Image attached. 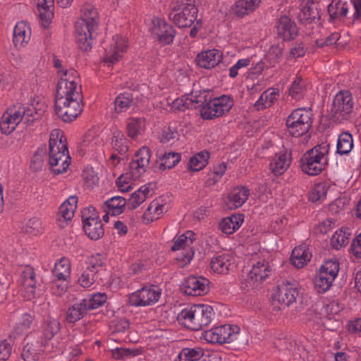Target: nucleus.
<instances>
[{
	"mask_svg": "<svg viewBox=\"0 0 361 361\" xmlns=\"http://www.w3.org/2000/svg\"><path fill=\"white\" fill-rule=\"evenodd\" d=\"M239 333L238 326L221 324L204 331L202 338L209 343H230L237 339Z\"/></svg>",
	"mask_w": 361,
	"mask_h": 361,
	"instance_id": "10",
	"label": "nucleus"
},
{
	"mask_svg": "<svg viewBox=\"0 0 361 361\" xmlns=\"http://www.w3.org/2000/svg\"><path fill=\"white\" fill-rule=\"evenodd\" d=\"M143 353L142 348H117L112 350V356L116 360H128Z\"/></svg>",
	"mask_w": 361,
	"mask_h": 361,
	"instance_id": "44",
	"label": "nucleus"
},
{
	"mask_svg": "<svg viewBox=\"0 0 361 361\" xmlns=\"http://www.w3.org/2000/svg\"><path fill=\"white\" fill-rule=\"evenodd\" d=\"M107 297L105 293H97L90 295L89 298L82 300L87 310L97 309L104 304Z\"/></svg>",
	"mask_w": 361,
	"mask_h": 361,
	"instance_id": "54",
	"label": "nucleus"
},
{
	"mask_svg": "<svg viewBox=\"0 0 361 361\" xmlns=\"http://www.w3.org/2000/svg\"><path fill=\"white\" fill-rule=\"evenodd\" d=\"M178 138V133L175 127L169 126L164 128L160 135L159 140L162 143L173 142Z\"/></svg>",
	"mask_w": 361,
	"mask_h": 361,
	"instance_id": "60",
	"label": "nucleus"
},
{
	"mask_svg": "<svg viewBox=\"0 0 361 361\" xmlns=\"http://www.w3.org/2000/svg\"><path fill=\"white\" fill-rule=\"evenodd\" d=\"M350 252L355 258H361V232L352 240Z\"/></svg>",
	"mask_w": 361,
	"mask_h": 361,
	"instance_id": "64",
	"label": "nucleus"
},
{
	"mask_svg": "<svg viewBox=\"0 0 361 361\" xmlns=\"http://www.w3.org/2000/svg\"><path fill=\"white\" fill-rule=\"evenodd\" d=\"M279 95V89L269 88L262 92L255 106L258 110L269 107L278 99Z\"/></svg>",
	"mask_w": 361,
	"mask_h": 361,
	"instance_id": "36",
	"label": "nucleus"
},
{
	"mask_svg": "<svg viewBox=\"0 0 361 361\" xmlns=\"http://www.w3.org/2000/svg\"><path fill=\"white\" fill-rule=\"evenodd\" d=\"M44 105L43 103L35 100L32 101L26 106L23 105V109L25 110L23 118H25L27 122L38 119L44 112Z\"/></svg>",
	"mask_w": 361,
	"mask_h": 361,
	"instance_id": "40",
	"label": "nucleus"
},
{
	"mask_svg": "<svg viewBox=\"0 0 361 361\" xmlns=\"http://www.w3.org/2000/svg\"><path fill=\"white\" fill-rule=\"evenodd\" d=\"M90 223H85L83 225V229L86 235L92 240H97L101 238L104 234V230L103 228V224L101 219L99 220H91Z\"/></svg>",
	"mask_w": 361,
	"mask_h": 361,
	"instance_id": "42",
	"label": "nucleus"
},
{
	"mask_svg": "<svg viewBox=\"0 0 361 361\" xmlns=\"http://www.w3.org/2000/svg\"><path fill=\"white\" fill-rule=\"evenodd\" d=\"M34 322L32 315L27 313L23 314L16 324L15 331L18 334H25L33 326Z\"/></svg>",
	"mask_w": 361,
	"mask_h": 361,
	"instance_id": "52",
	"label": "nucleus"
},
{
	"mask_svg": "<svg viewBox=\"0 0 361 361\" xmlns=\"http://www.w3.org/2000/svg\"><path fill=\"white\" fill-rule=\"evenodd\" d=\"M195 240V233L192 231H187L174 240L171 247L173 251H180L176 256L178 264L183 267L190 263L194 257L192 245Z\"/></svg>",
	"mask_w": 361,
	"mask_h": 361,
	"instance_id": "9",
	"label": "nucleus"
},
{
	"mask_svg": "<svg viewBox=\"0 0 361 361\" xmlns=\"http://www.w3.org/2000/svg\"><path fill=\"white\" fill-rule=\"evenodd\" d=\"M214 315V311L210 305L198 304L182 310L178 314V320L188 329L198 331L210 324Z\"/></svg>",
	"mask_w": 361,
	"mask_h": 361,
	"instance_id": "4",
	"label": "nucleus"
},
{
	"mask_svg": "<svg viewBox=\"0 0 361 361\" xmlns=\"http://www.w3.org/2000/svg\"><path fill=\"white\" fill-rule=\"evenodd\" d=\"M312 258V252L306 245L295 247L291 253L290 262L297 269L303 268Z\"/></svg>",
	"mask_w": 361,
	"mask_h": 361,
	"instance_id": "30",
	"label": "nucleus"
},
{
	"mask_svg": "<svg viewBox=\"0 0 361 361\" xmlns=\"http://www.w3.org/2000/svg\"><path fill=\"white\" fill-rule=\"evenodd\" d=\"M250 195V190L246 187H235L231 190L225 198V205L228 209H235L243 206Z\"/></svg>",
	"mask_w": 361,
	"mask_h": 361,
	"instance_id": "21",
	"label": "nucleus"
},
{
	"mask_svg": "<svg viewBox=\"0 0 361 361\" xmlns=\"http://www.w3.org/2000/svg\"><path fill=\"white\" fill-rule=\"evenodd\" d=\"M203 355L201 348H185L178 354L176 361H197Z\"/></svg>",
	"mask_w": 361,
	"mask_h": 361,
	"instance_id": "53",
	"label": "nucleus"
},
{
	"mask_svg": "<svg viewBox=\"0 0 361 361\" xmlns=\"http://www.w3.org/2000/svg\"><path fill=\"white\" fill-rule=\"evenodd\" d=\"M340 269L338 260L328 259L320 267L314 279V288L319 293L327 291L332 286Z\"/></svg>",
	"mask_w": 361,
	"mask_h": 361,
	"instance_id": "8",
	"label": "nucleus"
},
{
	"mask_svg": "<svg viewBox=\"0 0 361 361\" xmlns=\"http://www.w3.org/2000/svg\"><path fill=\"white\" fill-rule=\"evenodd\" d=\"M283 47L279 45H272L264 55V60L270 68L275 67L283 59Z\"/></svg>",
	"mask_w": 361,
	"mask_h": 361,
	"instance_id": "48",
	"label": "nucleus"
},
{
	"mask_svg": "<svg viewBox=\"0 0 361 361\" xmlns=\"http://www.w3.org/2000/svg\"><path fill=\"white\" fill-rule=\"evenodd\" d=\"M25 110L23 105L17 104L11 106L3 114L0 121V130L5 135L11 134L22 121Z\"/></svg>",
	"mask_w": 361,
	"mask_h": 361,
	"instance_id": "17",
	"label": "nucleus"
},
{
	"mask_svg": "<svg viewBox=\"0 0 361 361\" xmlns=\"http://www.w3.org/2000/svg\"><path fill=\"white\" fill-rule=\"evenodd\" d=\"M77 203L78 197L73 195L69 197L61 204L57 214V221L60 226L63 227L68 221L73 219L76 211Z\"/></svg>",
	"mask_w": 361,
	"mask_h": 361,
	"instance_id": "26",
	"label": "nucleus"
},
{
	"mask_svg": "<svg viewBox=\"0 0 361 361\" xmlns=\"http://www.w3.org/2000/svg\"><path fill=\"white\" fill-rule=\"evenodd\" d=\"M99 13L92 5L85 4L81 8L80 17L75 23V37L82 51L92 49L94 34L98 28Z\"/></svg>",
	"mask_w": 361,
	"mask_h": 361,
	"instance_id": "2",
	"label": "nucleus"
},
{
	"mask_svg": "<svg viewBox=\"0 0 361 361\" xmlns=\"http://www.w3.org/2000/svg\"><path fill=\"white\" fill-rule=\"evenodd\" d=\"M351 231L348 227H341L336 231L330 239V245L335 250L345 247L349 242Z\"/></svg>",
	"mask_w": 361,
	"mask_h": 361,
	"instance_id": "34",
	"label": "nucleus"
},
{
	"mask_svg": "<svg viewBox=\"0 0 361 361\" xmlns=\"http://www.w3.org/2000/svg\"><path fill=\"white\" fill-rule=\"evenodd\" d=\"M353 108V97L348 91H340L333 101V111L335 114L346 115Z\"/></svg>",
	"mask_w": 361,
	"mask_h": 361,
	"instance_id": "24",
	"label": "nucleus"
},
{
	"mask_svg": "<svg viewBox=\"0 0 361 361\" xmlns=\"http://www.w3.org/2000/svg\"><path fill=\"white\" fill-rule=\"evenodd\" d=\"M99 220L100 219L98 212L96 211L95 208L94 207H88L87 208H85L82 211V224L85 223H90L91 220Z\"/></svg>",
	"mask_w": 361,
	"mask_h": 361,
	"instance_id": "63",
	"label": "nucleus"
},
{
	"mask_svg": "<svg viewBox=\"0 0 361 361\" xmlns=\"http://www.w3.org/2000/svg\"><path fill=\"white\" fill-rule=\"evenodd\" d=\"M140 178H134L129 169L128 171L121 175L116 180V185L120 191L128 192L133 188L134 181Z\"/></svg>",
	"mask_w": 361,
	"mask_h": 361,
	"instance_id": "51",
	"label": "nucleus"
},
{
	"mask_svg": "<svg viewBox=\"0 0 361 361\" xmlns=\"http://www.w3.org/2000/svg\"><path fill=\"white\" fill-rule=\"evenodd\" d=\"M271 272V268L266 259H260L253 262L245 280L246 286L252 289L257 288L269 276Z\"/></svg>",
	"mask_w": 361,
	"mask_h": 361,
	"instance_id": "16",
	"label": "nucleus"
},
{
	"mask_svg": "<svg viewBox=\"0 0 361 361\" xmlns=\"http://www.w3.org/2000/svg\"><path fill=\"white\" fill-rule=\"evenodd\" d=\"M49 163L54 174L66 172L70 165L66 138L60 129H54L50 133Z\"/></svg>",
	"mask_w": 361,
	"mask_h": 361,
	"instance_id": "3",
	"label": "nucleus"
},
{
	"mask_svg": "<svg viewBox=\"0 0 361 361\" xmlns=\"http://www.w3.org/2000/svg\"><path fill=\"white\" fill-rule=\"evenodd\" d=\"M222 58L221 51L212 49L198 54L196 57V62L200 67L210 69L216 66L221 61Z\"/></svg>",
	"mask_w": 361,
	"mask_h": 361,
	"instance_id": "25",
	"label": "nucleus"
},
{
	"mask_svg": "<svg viewBox=\"0 0 361 361\" xmlns=\"http://www.w3.org/2000/svg\"><path fill=\"white\" fill-rule=\"evenodd\" d=\"M298 295L297 285L288 281L283 282L273 297L272 305L278 310L285 309L296 301Z\"/></svg>",
	"mask_w": 361,
	"mask_h": 361,
	"instance_id": "14",
	"label": "nucleus"
},
{
	"mask_svg": "<svg viewBox=\"0 0 361 361\" xmlns=\"http://www.w3.org/2000/svg\"><path fill=\"white\" fill-rule=\"evenodd\" d=\"M329 149V144L322 142L307 151L300 159L302 172L310 176L321 173L328 164Z\"/></svg>",
	"mask_w": 361,
	"mask_h": 361,
	"instance_id": "5",
	"label": "nucleus"
},
{
	"mask_svg": "<svg viewBox=\"0 0 361 361\" xmlns=\"http://www.w3.org/2000/svg\"><path fill=\"white\" fill-rule=\"evenodd\" d=\"M328 12L331 19L344 18L348 12V3L342 0H331L328 6Z\"/></svg>",
	"mask_w": 361,
	"mask_h": 361,
	"instance_id": "41",
	"label": "nucleus"
},
{
	"mask_svg": "<svg viewBox=\"0 0 361 361\" xmlns=\"http://www.w3.org/2000/svg\"><path fill=\"white\" fill-rule=\"evenodd\" d=\"M111 144L113 147L121 154H126L128 151V141L121 133L114 134Z\"/></svg>",
	"mask_w": 361,
	"mask_h": 361,
	"instance_id": "59",
	"label": "nucleus"
},
{
	"mask_svg": "<svg viewBox=\"0 0 361 361\" xmlns=\"http://www.w3.org/2000/svg\"><path fill=\"white\" fill-rule=\"evenodd\" d=\"M146 128V120L144 118H130L127 122V133L128 135L133 139H137L142 135Z\"/></svg>",
	"mask_w": 361,
	"mask_h": 361,
	"instance_id": "37",
	"label": "nucleus"
},
{
	"mask_svg": "<svg viewBox=\"0 0 361 361\" xmlns=\"http://www.w3.org/2000/svg\"><path fill=\"white\" fill-rule=\"evenodd\" d=\"M182 289L188 295H204L209 290V281L203 276H190L185 279Z\"/></svg>",
	"mask_w": 361,
	"mask_h": 361,
	"instance_id": "18",
	"label": "nucleus"
},
{
	"mask_svg": "<svg viewBox=\"0 0 361 361\" xmlns=\"http://www.w3.org/2000/svg\"><path fill=\"white\" fill-rule=\"evenodd\" d=\"M208 92L206 91L192 92L190 94H186L187 102L190 109H202V106L207 102Z\"/></svg>",
	"mask_w": 361,
	"mask_h": 361,
	"instance_id": "46",
	"label": "nucleus"
},
{
	"mask_svg": "<svg viewBox=\"0 0 361 361\" xmlns=\"http://www.w3.org/2000/svg\"><path fill=\"white\" fill-rule=\"evenodd\" d=\"M128 202L121 196H114L105 202L106 210L112 216L123 214L126 208Z\"/></svg>",
	"mask_w": 361,
	"mask_h": 361,
	"instance_id": "38",
	"label": "nucleus"
},
{
	"mask_svg": "<svg viewBox=\"0 0 361 361\" xmlns=\"http://www.w3.org/2000/svg\"><path fill=\"white\" fill-rule=\"evenodd\" d=\"M353 137L348 132L341 133L337 140V152L341 155L348 154L353 149Z\"/></svg>",
	"mask_w": 361,
	"mask_h": 361,
	"instance_id": "49",
	"label": "nucleus"
},
{
	"mask_svg": "<svg viewBox=\"0 0 361 361\" xmlns=\"http://www.w3.org/2000/svg\"><path fill=\"white\" fill-rule=\"evenodd\" d=\"M82 90L81 79L76 71L62 73V78L58 82L55 112L62 121L71 122L82 111Z\"/></svg>",
	"mask_w": 361,
	"mask_h": 361,
	"instance_id": "1",
	"label": "nucleus"
},
{
	"mask_svg": "<svg viewBox=\"0 0 361 361\" xmlns=\"http://www.w3.org/2000/svg\"><path fill=\"white\" fill-rule=\"evenodd\" d=\"M261 0H238L233 8V13L243 17L253 12L259 5Z\"/></svg>",
	"mask_w": 361,
	"mask_h": 361,
	"instance_id": "39",
	"label": "nucleus"
},
{
	"mask_svg": "<svg viewBox=\"0 0 361 361\" xmlns=\"http://www.w3.org/2000/svg\"><path fill=\"white\" fill-rule=\"evenodd\" d=\"M166 211V204L160 200H155L149 204L142 219L145 223L149 224L161 218Z\"/></svg>",
	"mask_w": 361,
	"mask_h": 361,
	"instance_id": "32",
	"label": "nucleus"
},
{
	"mask_svg": "<svg viewBox=\"0 0 361 361\" xmlns=\"http://www.w3.org/2000/svg\"><path fill=\"white\" fill-rule=\"evenodd\" d=\"M307 92V85L305 81L300 77H297L293 82L289 89L290 95L295 99H300Z\"/></svg>",
	"mask_w": 361,
	"mask_h": 361,
	"instance_id": "56",
	"label": "nucleus"
},
{
	"mask_svg": "<svg viewBox=\"0 0 361 361\" xmlns=\"http://www.w3.org/2000/svg\"><path fill=\"white\" fill-rule=\"evenodd\" d=\"M149 30L153 37L162 44L172 43L176 35L173 26L164 19L158 17H154L152 19Z\"/></svg>",
	"mask_w": 361,
	"mask_h": 361,
	"instance_id": "15",
	"label": "nucleus"
},
{
	"mask_svg": "<svg viewBox=\"0 0 361 361\" xmlns=\"http://www.w3.org/2000/svg\"><path fill=\"white\" fill-rule=\"evenodd\" d=\"M329 186L326 183L316 184L311 190L309 199L312 202H317L325 199Z\"/></svg>",
	"mask_w": 361,
	"mask_h": 361,
	"instance_id": "58",
	"label": "nucleus"
},
{
	"mask_svg": "<svg viewBox=\"0 0 361 361\" xmlns=\"http://www.w3.org/2000/svg\"><path fill=\"white\" fill-rule=\"evenodd\" d=\"M180 161V155L173 152H165L160 158V169L164 170L174 167Z\"/></svg>",
	"mask_w": 361,
	"mask_h": 361,
	"instance_id": "55",
	"label": "nucleus"
},
{
	"mask_svg": "<svg viewBox=\"0 0 361 361\" xmlns=\"http://www.w3.org/2000/svg\"><path fill=\"white\" fill-rule=\"evenodd\" d=\"M312 114L304 108L296 109L286 118L288 133L293 137H300L307 133L312 126Z\"/></svg>",
	"mask_w": 361,
	"mask_h": 361,
	"instance_id": "7",
	"label": "nucleus"
},
{
	"mask_svg": "<svg viewBox=\"0 0 361 361\" xmlns=\"http://www.w3.org/2000/svg\"><path fill=\"white\" fill-rule=\"evenodd\" d=\"M133 97L130 93L121 94L114 102V109L117 113L126 111L132 105Z\"/></svg>",
	"mask_w": 361,
	"mask_h": 361,
	"instance_id": "57",
	"label": "nucleus"
},
{
	"mask_svg": "<svg viewBox=\"0 0 361 361\" xmlns=\"http://www.w3.org/2000/svg\"><path fill=\"white\" fill-rule=\"evenodd\" d=\"M35 273L32 268L27 267L21 274L20 293L26 300L34 298L36 290Z\"/></svg>",
	"mask_w": 361,
	"mask_h": 361,
	"instance_id": "22",
	"label": "nucleus"
},
{
	"mask_svg": "<svg viewBox=\"0 0 361 361\" xmlns=\"http://www.w3.org/2000/svg\"><path fill=\"white\" fill-rule=\"evenodd\" d=\"M291 154L288 152H280L270 159L269 169L275 176L283 174L290 166Z\"/></svg>",
	"mask_w": 361,
	"mask_h": 361,
	"instance_id": "27",
	"label": "nucleus"
},
{
	"mask_svg": "<svg viewBox=\"0 0 361 361\" xmlns=\"http://www.w3.org/2000/svg\"><path fill=\"white\" fill-rule=\"evenodd\" d=\"M60 330V323L56 319L49 318L43 324L42 335L44 338V343L47 344V341L52 339Z\"/></svg>",
	"mask_w": 361,
	"mask_h": 361,
	"instance_id": "47",
	"label": "nucleus"
},
{
	"mask_svg": "<svg viewBox=\"0 0 361 361\" xmlns=\"http://www.w3.org/2000/svg\"><path fill=\"white\" fill-rule=\"evenodd\" d=\"M235 267V258L230 252L219 254L211 261L212 269L219 274H227Z\"/></svg>",
	"mask_w": 361,
	"mask_h": 361,
	"instance_id": "23",
	"label": "nucleus"
},
{
	"mask_svg": "<svg viewBox=\"0 0 361 361\" xmlns=\"http://www.w3.org/2000/svg\"><path fill=\"white\" fill-rule=\"evenodd\" d=\"M243 221L242 214H233L223 219L219 224V228L224 233L232 234L239 229Z\"/></svg>",
	"mask_w": 361,
	"mask_h": 361,
	"instance_id": "35",
	"label": "nucleus"
},
{
	"mask_svg": "<svg viewBox=\"0 0 361 361\" xmlns=\"http://www.w3.org/2000/svg\"><path fill=\"white\" fill-rule=\"evenodd\" d=\"M99 255L93 256L89 262L87 267L84 269L78 279V284L83 288H89L96 281V273L97 271V267L102 265V262H97Z\"/></svg>",
	"mask_w": 361,
	"mask_h": 361,
	"instance_id": "28",
	"label": "nucleus"
},
{
	"mask_svg": "<svg viewBox=\"0 0 361 361\" xmlns=\"http://www.w3.org/2000/svg\"><path fill=\"white\" fill-rule=\"evenodd\" d=\"M54 276L58 281H66L70 278L71 273V264L68 258L63 257L58 259L52 270Z\"/></svg>",
	"mask_w": 361,
	"mask_h": 361,
	"instance_id": "33",
	"label": "nucleus"
},
{
	"mask_svg": "<svg viewBox=\"0 0 361 361\" xmlns=\"http://www.w3.org/2000/svg\"><path fill=\"white\" fill-rule=\"evenodd\" d=\"M250 58L239 59L233 66L229 68L230 78H235L238 75L239 71L247 67L250 64Z\"/></svg>",
	"mask_w": 361,
	"mask_h": 361,
	"instance_id": "62",
	"label": "nucleus"
},
{
	"mask_svg": "<svg viewBox=\"0 0 361 361\" xmlns=\"http://www.w3.org/2000/svg\"><path fill=\"white\" fill-rule=\"evenodd\" d=\"M276 30L278 35L286 41L293 39L298 34L296 24L286 16H283L279 18Z\"/></svg>",
	"mask_w": 361,
	"mask_h": 361,
	"instance_id": "29",
	"label": "nucleus"
},
{
	"mask_svg": "<svg viewBox=\"0 0 361 361\" xmlns=\"http://www.w3.org/2000/svg\"><path fill=\"white\" fill-rule=\"evenodd\" d=\"M87 309L82 301L75 303L68 308L66 313V319L70 323H75L83 317Z\"/></svg>",
	"mask_w": 361,
	"mask_h": 361,
	"instance_id": "50",
	"label": "nucleus"
},
{
	"mask_svg": "<svg viewBox=\"0 0 361 361\" xmlns=\"http://www.w3.org/2000/svg\"><path fill=\"white\" fill-rule=\"evenodd\" d=\"M149 188L147 185L141 186L138 190L131 194L128 200V206L135 209L143 203L149 196Z\"/></svg>",
	"mask_w": 361,
	"mask_h": 361,
	"instance_id": "43",
	"label": "nucleus"
},
{
	"mask_svg": "<svg viewBox=\"0 0 361 361\" xmlns=\"http://www.w3.org/2000/svg\"><path fill=\"white\" fill-rule=\"evenodd\" d=\"M151 157L150 150L147 147H141L130 163L129 169L134 178H140L146 171Z\"/></svg>",
	"mask_w": 361,
	"mask_h": 361,
	"instance_id": "19",
	"label": "nucleus"
},
{
	"mask_svg": "<svg viewBox=\"0 0 361 361\" xmlns=\"http://www.w3.org/2000/svg\"><path fill=\"white\" fill-rule=\"evenodd\" d=\"M46 343L44 341H34L27 343L23 347L22 357L25 361H35L39 359L44 351Z\"/></svg>",
	"mask_w": 361,
	"mask_h": 361,
	"instance_id": "31",
	"label": "nucleus"
},
{
	"mask_svg": "<svg viewBox=\"0 0 361 361\" xmlns=\"http://www.w3.org/2000/svg\"><path fill=\"white\" fill-rule=\"evenodd\" d=\"M43 230L42 222L37 217L29 219L25 225V231L34 235L42 233Z\"/></svg>",
	"mask_w": 361,
	"mask_h": 361,
	"instance_id": "61",
	"label": "nucleus"
},
{
	"mask_svg": "<svg viewBox=\"0 0 361 361\" xmlns=\"http://www.w3.org/2000/svg\"><path fill=\"white\" fill-rule=\"evenodd\" d=\"M197 13L194 0H176L169 18L177 26L187 27L197 19Z\"/></svg>",
	"mask_w": 361,
	"mask_h": 361,
	"instance_id": "6",
	"label": "nucleus"
},
{
	"mask_svg": "<svg viewBox=\"0 0 361 361\" xmlns=\"http://www.w3.org/2000/svg\"><path fill=\"white\" fill-rule=\"evenodd\" d=\"M209 154L202 151L192 156L188 164V168L192 171H199L203 169L208 163Z\"/></svg>",
	"mask_w": 361,
	"mask_h": 361,
	"instance_id": "45",
	"label": "nucleus"
},
{
	"mask_svg": "<svg viewBox=\"0 0 361 361\" xmlns=\"http://www.w3.org/2000/svg\"><path fill=\"white\" fill-rule=\"evenodd\" d=\"M233 106L232 98L227 95H222L212 99H207L204 106L200 109V115L204 119H213L228 113Z\"/></svg>",
	"mask_w": 361,
	"mask_h": 361,
	"instance_id": "11",
	"label": "nucleus"
},
{
	"mask_svg": "<svg viewBox=\"0 0 361 361\" xmlns=\"http://www.w3.org/2000/svg\"><path fill=\"white\" fill-rule=\"evenodd\" d=\"M128 49V41L125 36L116 35L113 36L105 47L103 63L108 66L118 62Z\"/></svg>",
	"mask_w": 361,
	"mask_h": 361,
	"instance_id": "13",
	"label": "nucleus"
},
{
	"mask_svg": "<svg viewBox=\"0 0 361 361\" xmlns=\"http://www.w3.org/2000/svg\"><path fill=\"white\" fill-rule=\"evenodd\" d=\"M32 36V29L26 21L16 23L13 32V44L14 47L20 50L25 48L30 43Z\"/></svg>",
	"mask_w": 361,
	"mask_h": 361,
	"instance_id": "20",
	"label": "nucleus"
},
{
	"mask_svg": "<svg viewBox=\"0 0 361 361\" xmlns=\"http://www.w3.org/2000/svg\"><path fill=\"white\" fill-rule=\"evenodd\" d=\"M161 293V288L158 286H145L129 295V303L133 307L154 305L159 301Z\"/></svg>",
	"mask_w": 361,
	"mask_h": 361,
	"instance_id": "12",
	"label": "nucleus"
}]
</instances>
